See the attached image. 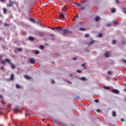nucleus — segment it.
Masks as SVG:
<instances>
[{
    "label": "nucleus",
    "mask_w": 126,
    "mask_h": 126,
    "mask_svg": "<svg viewBox=\"0 0 126 126\" xmlns=\"http://www.w3.org/2000/svg\"><path fill=\"white\" fill-rule=\"evenodd\" d=\"M85 3V1H82L81 3H79L78 2H74V6H78L79 9H81V10H84L86 7L84 6H83L82 3Z\"/></svg>",
    "instance_id": "nucleus-1"
},
{
    "label": "nucleus",
    "mask_w": 126,
    "mask_h": 126,
    "mask_svg": "<svg viewBox=\"0 0 126 126\" xmlns=\"http://www.w3.org/2000/svg\"><path fill=\"white\" fill-rule=\"evenodd\" d=\"M60 32L62 34H64L65 35H68V34H72V32L68 31V30L67 29H63L62 28Z\"/></svg>",
    "instance_id": "nucleus-2"
},
{
    "label": "nucleus",
    "mask_w": 126,
    "mask_h": 126,
    "mask_svg": "<svg viewBox=\"0 0 126 126\" xmlns=\"http://www.w3.org/2000/svg\"><path fill=\"white\" fill-rule=\"evenodd\" d=\"M32 23H38V24L39 25H42V24H41V22H40V21H39V20L38 19V18H35V19H32Z\"/></svg>",
    "instance_id": "nucleus-3"
},
{
    "label": "nucleus",
    "mask_w": 126,
    "mask_h": 126,
    "mask_svg": "<svg viewBox=\"0 0 126 126\" xmlns=\"http://www.w3.org/2000/svg\"><path fill=\"white\" fill-rule=\"evenodd\" d=\"M48 36H49V38L51 39V40H54L55 39V34L53 33H50L48 34Z\"/></svg>",
    "instance_id": "nucleus-4"
},
{
    "label": "nucleus",
    "mask_w": 126,
    "mask_h": 126,
    "mask_svg": "<svg viewBox=\"0 0 126 126\" xmlns=\"http://www.w3.org/2000/svg\"><path fill=\"white\" fill-rule=\"evenodd\" d=\"M36 35H37V36H39L40 37L44 36V34L41 32H36Z\"/></svg>",
    "instance_id": "nucleus-5"
},
{
    "label": "nucleus",
    "mask_w": 126,
    "mask_h": 126,
    "mask_svg": "<svg viewBox=\"0 0 126 126\" xmlns=\"http://www.w3.org/2000/svg\"><path fill=\"white\" fill-rule=\"evenodd\" d=\"M104 57L106 58H109L110 57V52L107 51L106 53L104 54Z\"/></svg>",
    "instance_id": "nucleus-6"
},
{
    "label": "nucleus",
    "mask_w": 126,
    "mask_h": 126,
    "mask_svg": "<svg viewBox=\"0 0 126 126\" xmlns=\"http://www.w3.org/2000/svg\"><path fill=\"white\" fill-rule=\"evenodd\" d=\"M97 42L96 41L94 40H92L89 44V46H92V45H93V44H95Z\"/></svg>",
    "instance_id": "nucleus-7"
},
{
    "label": "nucleus",
    "mask_w": 126,
    "mask_h": 126,
    "mask_svg": "<svg viewBox=\"0 0 126 126\" xmlns=\"http://www.w3.org/2000/svg\"><path fill=\"white\" fill-rule=\"evenodd\" d=\"M112 92H113V93H116V94H119V93H120V92H119L117 89H113L112 90Z\"/></svg>",
    "instance_id": "nucleus-8"
},
{
    "label": "nucleus",
    "mask_w": 126,
    "mask_h": 126,
    "mask_svg": "<svg viewBox=\"0 0 126 126\" xmlns=\"http://www.w3.org/2000/svg\"><path fill=\"white\" fill-rule=\"evenodd\" d=\"M12 5H13V2L12 1L10 2L8 4H7V6L8 7L12 6Z\"/></svg>",
    "instance_id": "nucleus-9"
},
{
    "label": "nucleus",
    "mask_w": 126,
    "mask_h": 126,
    "mask_svg": "<svg viewBox=\"0 0 126 126\" xmlns=\"http://www.w3.org/2000/svg\"><path fill=\"white\" fill-rule=\"evenodd\" d=\"M14 113H18V111H19V109L18 107H16L15 109H13Z\"/></svg>",
    "instance_id": "nucleus-10"
},
{
    "label": "nucleus",
    "mask_w": 126,
    "mask_h": 126,
    "mask_svg": "<svg viewBox=\"0 0 126 126\" xmlns=\"http://www.w3.org/2000/svg\"><path fill=\"white\" fill-rule=\"evenodd\" d=\"M13 78H14V75H13V74H12L10 75V78L9 80H13Z\"/></svg>",
    "instance_id": "nucleus-11"
},
{
    "label": "nucleus",
    "mask_w": 126,
    "mask_h": 126,
    "mask_svg": "<svg viewBox=\"0 0 126 126\" xmlns=\"http://www.w3.org/2000/svg\"><path fill=\"white\" fill-rule=\"evenodd\" d=\"M95 21H99V20H100V17H99L98 16L95 17Z\"/></svg>",
    "instance_id": "nucleus-12"
},
{
    "label": "nucleus",
    "mask_w": 126,
    "mask_h": 126,
    "mask_svg": "<svg viewBox=\"0 0 126 126\" xmlns=\"http://www.w3.org/2000/svg\"><path fill=\"white\" fill-rule=\"evenodd\" d=\"M4 62L5 63H10V61H9V60L6 59L4 60Z\"/></svg>",
    "instance_id": "nucleus-13"
},
{
    "label": "nucleus",
    "mask_w": 126,
    "mask_h": 126,
    "mask_svg": "<svg viewBox=\"0 0 126 126\" xmlns=\"http://www.w3.org/2000/svg\"><path fill=\"white\" fill-rule=\"evenodd\" d=\"M80 79H81V80H83L84 81L87 80V79L85 77H83L81 78Z\"/></svg>",
    "instance_id": "nucleus-14"
},
{
    "label": "nucleus",
    "mask_w": 126,
    "mask_h": 126,
    "mask_svg": "<svg viewBox=\"0 0 126 126\" xmlns=\"http://www.w3.org/2000/svg\"><path fill=\"white\" fill-rule=\"evenodd\" d=\"M10 64H11V68H15V65L13 64V63H10Z\"/></svg>",
    "instance_id": "nucleus-15"
},
{
    "label": "nucleus",
    "mask_w": 126,
    "mask_h": 126,
    "mask_svg": "<svg viewBox=\"0 0 126 126\" xmlns=\"http://www.w3.org/2000/svg\"><path fill=\"white\" fill-rule=\"evenodd\" d=\"M55 29L56 30H60V31H61V30H62V28L60 27H55Z\"/></svg>",
    "instance_id": "nucleus-16"
},
{
    "label": "nucleus",
    "mask_w": 126,
    "mask_h": 126,
    "mask_svg": "<svg viewBox=\"0 0 126 126\" xmlns=\"http://www.w3.org/2000/svg\"><path fill=\"white\" fill-rule=\"evenodd\" d=\"M16 88H17V89H19L20 88H22V87H20L19 85L16 84Z\"/></svg>",
    "instance_id": "nucleus-17"
},
{
    "label": "nucleus",
    "mask_w": 126,
    "mask_h": 126,
    "mask_svg": "<svg viewBox=\"0 0 126 126\" xmlns=\"http://www.w3.org/2000/svg\"><path fill=\"white\" fill-rule=\"evenodd\" d=\"M3 11L4 13V14H5L6 13V12H7V9H6V8H3Z\"/></svg>",
    "instance_id": "nucleus-18"
},
{
    "label": "nucleus",
    "mask_w": 126,
    "mask_h": 126,
    "mask_svg": "<svg viewBox=\"0 0 126 126\" xmlns=\"http://www.w3.org/2000/svg\"><path fill=\"white\" fill-rule=\"evenodd\" d=\"M24 77H25V78H26V79H31V77L27 76V75H25Z\"/></svg>",
    "instance_id": "nucleus-19"
},
{
    "label": "nucleus",
    "mask_w": 126,
    "mask_h": 126,
    "mask_svg": "<svg viewBox=\"0 0 126 126\" xmlns=\"http://www.w3.org/2000/svg\"><path fill=\"white\" fill-rule=\"evenodd\" d=\"M60 14H61L60 15L61 18H65L64 15H63V14L60 13Z\"/></svg>",
    "instance_id": "nucleus-20"
},
{
    "label": "nucleus",
    "mask_w": 126,
    "mask_h": 126,
    "mask_svg": "<svg viewBox=\"0 0 126 126\" xmlns=\"http://www.w3.org/2000/svg\"><path fill=\"white\" fill-rule=\"evenodd\" d=\"M112 116L113 117H117V112L116 111L113 112Z\"/></svg>",
    "instance_id": "nucleus-21"
},
{
    "label": "nucleus",
    "mask_w": 126,
    "mask_h": 126,
    "mask_svg": "<svg viewBox=\"0 0 126 126\" xmlns=\"http://www.w3.org/2000/svg\"><path fill=\"white\" fill-rule=\"evenodd\" d=\"M44 48H45V46H44V45H40V49L41 50H44Z\"/></svg>",
    "instance_id": "nucleus-22"
},
{
    "label": "nucleus",
    "mask_w": 126,
    "mask_h": 126,
    "mask_svg": "<svg viewBox=\"0 0 126 126\" xmlns=\"http://www.w3.org/2000/svg\"><path fill=\"white\" fill-rule=\"evenodd\" d=\"M34 54L36 55H39L40 54V51L39 50H36Z\"/></svg>",
    "instance_id": "nucleus-23"
},
{
    "label": "nucleus",
    "mask_w": 126,
    "mask_h": 126,
    "mask_svg": "<svg viewBox=\"0 0 126 126\" xmlns=\"http://www.w3.org/2000/svg\"><path fill=\"white\" fill-rule=\"evenodd\" d=\"M123 11L124 13H126V8L125 7H123Z\"/></svg>",
    "instance_id": "nucleus-24"
},
{
    "label": "nucleus",
    "mask_w": 126,
    "mask_h": 126,
    "mask_svg": "<svg viewBox=\"0 0 126 126\" xmlns=\"http://www.w3.org/2000/svg\"><path fill=\"white\" fill-rule=\"evenodd\" d=\"M112 13H116V8H113L112 9Z\"/></svg>",
    "instance_id": "nucleus-25"
},
{
    "label": "nucleus",
    "mask_w": 126,
    "mask_h": 126,
    "mask_svg": "<svg viewBox=\"0 0 126 126\" xmlns=\"http://www.w3.org/2000/svg\"><path fill=\"white\" fill-rule=\"evenodd\" d=\"M113 24H115L116 25L118 24V23H119V22L116 21H113Z\"/></svg>",
    "instance_id": "nucleus-26"
},
{
    "label": "nucleus",
    "mask_w": 126,
    "mask_h": 126,
    "mask_svg": "<svg viewBox=\"0 0 126 126\" xmlns=\"http://www.w3.org/2000/svg\"><path fill=\"white\" fill-rule=\"evenodd\" d=\"M79 17V16L78 15V14H77V15H76L75 17H74V19L75 20H76V19H77V18H78Z\"/></svg>",
    "instance_id": "nucleus-27"
},
{
    "label": "nucleus",
    "mask_w": 126,
    "mask_h": 126,
    "mask_svg": "<svg viewBox=\"0 0 126 126\" xmlns=\"http://www.w3.org/2000/svg\"><path fill=\"white\" fill-rule=\"evenodd\" d=\"M80 31H85L86 29H83V28H81L80 29H79V30Z\"/></svg>",
    "instance_id": "nucleus-28"
},
{
    "label": "nucleus",
    "mask_w": 126,
    "mask_h": 126,
    "mask_svg": "<svg viewBox=\"0 0 126 126\" xmlns=\"http://www.w3.org/2000/svg\"><path fill=\"white\" fill-rule=\"evenodd\" d=\"M112 43L115 45V44H117V41L116 40H114L112 41Z\"/></svg>",
    "instance_id": "nucleus-29"
},
{
    "label": "nucleus",
    "mask_w": 126,
    "mask_h": 126,
    "mask_svg": "<svg viewBox=\"0 0 126 126\" xmlns=\"http://www.w3.org/2000/svg\"><path fill=\"white\" fill-rule=\"evenodd\" d=\"M77 72H78V73H82V71L81 70H77Z\"/></svg>",
    "instance_id": "nucleus-30"
},
{
    "label": "nucleus",
    "mask_w": 126,
    "mask_h": 126,
    "mask_svg": "<svg viewBox=\"0 0 126 126\" xmlns=\"http://www.w3.org/2000/svg\"><path fill=\"white\" fill-rule=\"evenodd\" d=\"M35 59L34 58H32V63H35Z\"/></svg>",
    "instance_id": "nucleus-31"
},
{
    "label": "nucleus",
    "mask_w": 126,
    "mask_h": 126,
    "mask_svg": "<svg viewBox=\"0 0 126 126\" xmlns=\"http://www.w3.org/2000/svg\"><path fill=\"white\" fill-rule=\"evenodd\" d=\"M104 89L110 90V88H109V87H104Z\"/></svg>",
    "instance_id": "nucleus-32"
},
{
    "label": "nucleus",
    "mask_w": 126,
    "mask_h": 126,
    "mask_svg": "<svg viewBox=\"0 0 126 126\" xmlns=\"http://www.w3.org/2000/svg\"><path fill=\"white\" fill-rule=\"evenodd\" d=\"M67 10V9H66V8L65 7H64L63 9V11H66Z\"/></svg>",
    "instance_id": "nucleus-33"
},
{
    "label": "nucleus",
    "mask_w": 126,
    "mask_h": 126,
    "mask_svg": "<svg viewBox=\"0 0 126 126\" xmlns=\"http://www.w3.org/2000/svg\"><path fill=\"white\" fill-rule=\"evenodd\" d=\"M4 26L6 27V26H9V24H6V23H4Z\"/></svg>",
    "instance_id": "nucleus-34"
},
{
    "label": "nucleus",
    "mask_w": 126,
    "mask_h": 126,
    "mask_svg": "<svg viewBox=\"0 0 126 126\" xmlns=\"http://www.w3.org/2000/svg\"><path fill=\"white\" fill-rule=\"evenodd\" d=\"M108 74H109V75L112 74V71L111 70L108 71Z\"/></svg>",
    "instance_id": "nucleus-35"
},
{
    "label": "nucleus",
    "mask_w": 126,
    "mask_h": 126,
    "mask_svg": "<svg viewBox=\"0 0 126 126\" xmlns=\"http://www.w3.org/2000/svg\"><path fill=\"white\" fill-rule=\"evenodd\" d=\"M85 37H86L87 38L88 37H89V34L86 33V34H85Z\"/></svg>",
    "instance_id": "nucleus-36"
},
{
    "label": "nucleus",
    "mask_w": 126,
    "mask_h": 126,
    "mask_svg": "<svg viewBox=\"0 0 126 126\" xmlns=\"http://www.w3.org/2000/svg\"><path fill=\"white\" fill-rule=\"evenodd\" d=\"M18 51H19V52H21V51H22V49L21 48H17Z\"/></svg>",
    "instance_id": "nucleus-37"
},
{
    "label": "nucleus",
    "mask_w": 126,
    "mask_h": 126,
    "mask_svg": "<svg viewBox=\"0 0 126 126\" xmlns=\"http://www.w3.org/2000/svg\"><path fill=\"white\" fill-rule=\"evenodd\" d=\"M115 0L118 4H119V3H120V1L119 0Z\"/></svg>",
    "instance_id": "nucleus-38"
},
{
    "label": "nucleus",
    "mask_w": 126,
    "mask_h": 126,
    "mask_svg": "<svg viewBox=\"0 0 126 126\" xmlns=\"http://www.w3.org/2000/svg\"><path fill=\"white\" fill-rule=\"evenodd\" d=\"M102 36H103V34H102V33H99V34H98V36H99V37H102Z\"/></svg>",
    "instance_id": "nucleus-39"
},
{
    "label": "nucleus",
    "mask_w": 126,
    "mask_h": 126,
    "mask_svg": "<svg viewBox=\"0 0 126 126\" xmlns=\"http://www.w3.org/2000/svg\"><path fill=\"white\" fill-rule=\"evenodd\" d=\"M26 116H29V115H30V113H29V112H27V113H26Z\"/></svg>",
    "instance_id": "nucleus-40"
},
{
    "label": "nucleus",
    "mask_w": 126,
    "mask_h": 126,
    "mask_svg": "<svg viewBox=\"0 0 126 126\" xmlns=\"http://www.w3.org/2000/svg\"><path fill=\"white\" fill-rule=\"evenodd\" d=\"M123 62L124 63H126V60L123 59Z\"/></svg>",
    "instance_id": "nucleus-41"
},
{
    "label": "nucleus",
    "mask_w": 126,
    "mask_h": 126,
    "mask_svg": "<svg viewBox=\"0 0 126 126\" xmlns=\"http://www.w3.org/2000/svg\"><path fill=\"white\" fill-rule=\"evenodd\" d=\"M29 40H30V41H32V36H30V37L29 38Z\"/></svg>",
    "instance_id": "nucleus-42"
},
{
    "label": "nucleus",
    "mask_w": 126,
    "mask_h": 126,
    "mask_svg": "<svg viewBox=\"0 0 126 126\" xmlns=\"http://www.w3.org/2000/svg\"><path fill=\"white\" fill-rule=\"evenodd\" d=\"M106 26H108V27L111 26V24L108 23V24H106Z\"/></svg>",
    "instance_id": "nucleus-43"
},
{
    "label": "nucleus",
    "mask_w": 126,
    "mask_h": 126,
    "mask_svg": "<svg viewBox=\"0 0 126 126\" xmlns=\"http://www.w3.org/2000/svg\"><path fill=\"white\" fill-rule=\"evenodd\" d=\"M95 102H96V103H99V100L98 99H96L94 100Z\"/></svg>",
    "instance_id": "nucleus-44"
},
{
    "label": "nucleus",
    "mask_w": 126,
    "mask_h": 126,
    "mask_svg": "<svg viewBox=\"0 0 126 126\" xmlns=\"http://www.w3.org/2000/svg\"><path fill=\"white\" fill-rule=\"evenodd\" d=\"M4 68V67L3 66L0 67V69H1V70H2V69H3Z\"/></svg>",
    "instance_id": "nucleus-45"
},
{
    "label": "nucleus",
    "mask_w": 126,
    "mask_h": 126,
    "mask_svg": "<svg viewBox=\"0 0 126 126\" xmlns=\"http://www.w3.org/2000/svg\"><path fill=\"white\" fill-rule=\"evenodd\" d=\"M52 83L53 84H55V80H52Z\"/></svg>",
    "instance_id": "nucleus-46"
},
{
    "label": "nucleus",
    "mask_w": 126,
    "mask_h": 126,
    "mask_svg": "<svg viewBox=\"0 0 126 126\" xmlns=\"http://www.w3.org/2000/svg\"><path fill=\"white\" fill-rule=\"evenodd\" d=\"M1 63H2L3 64H4V63H5V61H2Z\"/></svg>",
    "instance_id": "nucleus-47"
},
{
    "label": "nucleus",
    "mask_w": 126,
    "mask_h": 126,
    "mask_svg": "<svg viewBox=\"0 0 126 126\" xmlns=\"http://www.w3.org/2000/svg\"><path fill=\"white\" fill-rule=\"evenodd\" d=\"M96 112H97V113H100V109H97Z\"/></svg>",
    "instance_id": "nucleus-48"
},
{
    "label": "nucleus",
    "mask_w": 126,
    "mask_h": 126,
    "mask_svg": "<svg viewBox=\"0 0 126 126\" xmlns=\"http://www.w3.org/2000/svg\"><path fill=\"white\" fill-rule=\"evenodd\" d=\"M51 29H52V30H55V28H53V27H51L50 28Z\"/></svg>",
    "instance_id": "nucleus-49"
},
{
    "label": "nucleus",
    "mask_w": 126,
    "mask_h": 126,
    "mask_svg": "<svg viewBox=\"0 0 126 126\" xmlns=\"http://www.w3.org/2000/svg\"><path fill=\"white\" fill-rule=\"evenodd\" d=\"M73 60H74V61H77V58H74Z\"/></svg>",
    "instance_id": "nucleus-50"
},
{
    "label": "nucleus",
    "mask_w": 126,
    "mask_h": 126,
    "mask_svg": "<svg viewBox=\"0 0 126 126\" xmlns=\"http://www.w3.org/2000/svg\"><path fill=\"white\" fill-rule=\"evenodd\" d=\"M121 122H125V119H122L121 120Z\"/></svg>",
    "instance_id": "nucleus-51"
},
{
    "label": "nucleus",
    "mask_w": 126,
    "mask_h": 126,
    "mask_svg": "<svg viewBox=\"0 0 126 126\" xmlns=\"http://www.w3.org/2000/svg\"><path fill=\"white\" fill-rule=\"evenodd\" d=\"M30 63H32V58L30 59Z\"/></svg>",
    "instance_id": "nucleus-52"
},
{
    "label": "nucleus",
    "mask_w": 126,
    "mask_h": 126,
    "mask_svg": "<svg viewBox=\"0 0 126 126\" xmlns=\"http://www.w3.org/2000/svg\"><path fill=\"white\" fill-rule=\"evenodd\" d=\"M0 1H1V2H4V0H0Z\"/></svg>",
    "instance_id": "nucleus-53"
},
{
    "label": "nucleus",
    "mask_w": 126,
    "mask_h": 126,
    "mask_svg": "<svg viewBox=\"0 0 126 126\" xmlns=\"http://www.w3.org/2000/svg\"><path fill=\"white\" fill-rule=\"evenodd\" d=\"M2 95L0 94V99H2Z\"/></svg>",
    "instance_id": "nucleus-54"
},
{
    "label": "nucleus",
    "mask_w": 126,
    "mask_h": 126,
    "mask_svg": "<svg viewBox=\"0 0 126 126\" xmlns=\"http://www.w3.org/2000/svg\"><path fill=\"white\" fill-rule=\"evenodd\" d=\"M82 66H85V64H82Z\"/></svg>",
    "instance_id": "nucleus-55"
},
{
    "label": "nucleus",
    "mask_w": 126,
    "mask_h": 126,
    "mask_svg": "<svg viewBox=\"0 0 126 126\" xmlns=\"http://www.w3.org/2000/svg\"><path fill=\"white\" fill-rule=\"evenodd\" d=\"M68 83H69V84H72V83L71 82H70V81H69Z\"/></svg>",
    "instance_id": "nucleus-56"
},
{
    "label": "nucleus",
    "mask_w": 126,
    "mask_h": 126,
    "mask_svg": "<svg viewBox=\"0 0 126 126\" xmlns=\"http://www.w3.org/2000/svg\"><path fill=\"white\" fill-rule=\"evenodd\" d=\"M125 86H126V83L125 84ZM124 91H126V89H125L124 90Z\"/></svg>",
    "instance_id": "nucleus-57"
},
{
    "label": "nucleus",
    "mask_w": 126,
    "mask_h": 126,
    "mask_svg": "<svg viewBox=\"0 0 126 126\" xmlns=\"http://www.w3.org/2000/svg\"><path fill=\"white\" fill-rule=\"evenodd\" d=\"M70 76H73V74H70Z\"/></svg>",
    "instance_id": "nucleus-58"
},
{
    "label": "nucleus",
    "mask_w": 126,
    "mask_h": 126,
    "mask_svg": "<svg viewBox=\"0 0 126 126\" xmlns=\"http://www.w3.org/2000/svg\"><path fill=\"white\" fill-rule=\"evenodd\" d=\"M34 37H32V41H34Z\"/></svg>",
    "instance_id": "nucleus-59"
},
{
    "label": "nucleus",
    "mask_w": 126,
    "mask_h": 126,
    "mask_svg": "<svg viewBox=\"0 0 126 126\" xmlns=\"http://www.w3.org/2000/svg\"><path fill=\"white\" fill-rule=\"evenodd\" d=\"M30 20L32 21V18H30Z\"/></svg>",
    "instance_id": "nucleus-60"
},
{
    "label": "nucleus",
    "mask_w": 126,
    "mask_h": 126,
    "mask_svg": "<svg viewBox=\"0 0 126 126\" xmlns=\"http://www.w3.org/2000/svg\"><path fill=\"white\" fill-rule=\"evenodd\" d=\"M51 38H53V36H51Z\"/></svg>",
    "instance_id": "nucleus-61"
},
{
    "label": "nucleus",
    "mask_w": 126,
    "mask_h": 126,
    "mask_svg": "<svg viewBox=\"0 0 126 126\" xmlns=\"http://www.w3.org/2000/svg\"><path fill=\"white\" fill-rule=\"evenodd\" d=\"M0 16H1V15H0Z\"/></svg>",
    "instance_id": "nucleus-62"
}]
</instances>
